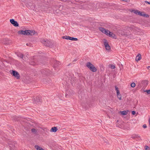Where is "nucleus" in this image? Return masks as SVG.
Returning a JSON list of instances; mask_svg holds the SVG:
<instances>
[{
    "label": "nucleus",
    "mask_w": 150,
    "mask_h": 150,
    "mask_svg": "<svg viewBox=\"0 0 150 150\" xmlns=\"http://www.w3.org/2000/svg\"><path fill=\"white\" fill-rule=\"evenodd\" d=\"M131 138L135 139L136 138L138 139L139 140H141V137L140 136H139L138 134H134L131 136Z\"/></svg>",
    "instance_id": "9"
},
{
    "label": "nucleus",
    "mask_w": 150,
    "mask_h": 150,
    "mask_svg": "<svg viewBox=\"0 0 150 150\" xmlns=\"http://www.w3.org/2000/svg\"><path fill=\"white\" fill-rule=\"evenodd\" d=\"M131 86L132 87L134 88L135 86V84L134 83H132L131 84Z\"/></svg>",
    "instance_id": "25"
},
{
    "label": "nucleus",
    "mask_w": 150,
    "mask_h": 150,
    "mask_svg": "<svg viewBox=\"0 0 150 150\" xmlns=\"http://www.w3.org/2000/svg\"><path fill=\"white\" fill-rule=\"evenodd\" d=\"M141 13V12L138 11L137 15H140Z\"/></svg>",
    "instance_id": "36"
},
{
    "label": "nucleus",
    "mask_w": 150,
    "mask_h": 150,
    "mask_svg": "<svg viewBox=\"0 0 150 150\" xmlns=\"http://www.w3.org/2000/svg\"><path fill=\"white\" fill-rule=\"evenodd\" d=\"M140 16H144L146 17H149V15L147 14H144V12H141V14H140Z\"/></svg>",
    "instance_id": "19"
},
{
    "label": "nucleus",
    "mask_w": 150,
    "mask_h": 150,
    "mask_svg": "<svg viewBox=\"0 0 150 150\" xmlns=\"http://www.w3.org/2000/svg\"><path fill=\"white\" fill-rule=\"evenodd\" d=\"M41 42L42 43L44 44L46 46H48V45H47L46 44V42L47 43H48V44H49V43H50V42L49 41H48V40H45L44 39L42 40Z\"/></svg>",
    "instance_id": "14"
},
{
    "label": "nucleus",
    "mask_w": 150,
    "mask_h": 150,
    "mask_svg": "<svg viewBox=\"0 0 150 150\" xmlns=\"http://www.w3.org/2000/svg\"><path fill=\"white\" fill-rule=\"evenodd\" d=\"M146 148L145 149L146 150H149V148L148 146H146Z\"/></svg>",
    "instance_id": "34"
},
{
    "label": "nucleus",
    "mask_w": 150,
    "mask_h": 150,
    "mask_svg": "<svg viewBox=\"0 0 150 150\" xmlns=\"http://www.w3.org/2000/svg\"><path fill=\"white\" fill-rule=\"evenodd\" d=\"M90 70L93 72H95L96 71L97 69L93 65L91 68L89 69Z\"/></svg>",
    "instance_id": "15"
},
{
    "label": "nucleus",
    "mask_w": 150,
    "mask_h": 150,
    "mask_svg": "<svg viewBox=\"0 0 150 150\" xmlns=\"http://www.w3.org/2000/svg\"><path fill=\"white\" fill-rule=\"evenodd\" d=\"M17 56L22 58L24 60V59L23 58L24 57V55L23 54L21 53H19L17 54Z\"/></svg>",
    "instance_id": "17"
},
{
    "label": "nucleus",
    "mask_w": 150,
    "mask_h": 150,
    "mask_svg": "<svg viewBox=\"0 0 150 150\" xmlns=\"http://www.w3.org/2000/svg\"><path fill=\"white\" fill-rule=\"evenodd\" d=\"M99 30L103 33L107 35H110V32L109 30H106L104 28L102 27H99Z\"/></svg>",
    "instance_id": "2"
},
{
    "label": "nucleus",
    "mask_w": 150,
    "mask_h": 150,
    "mask_svg": "<svg viewBox=\"0 0 150 150\" xmlns=\"http://www.w3.org/2000/svg\"><path fill=\"white\" fill-rule=\"evenodd\" d=\"M116 94L118 98L119 99V100H121L122 99V96L120 94V92H118V91L116 93Z\"/></svg>",
    "instance_id": "16"
},
{
    "label": "nucleus",
    "mask_w": 150,
    "mask_h": 150,
    "mask_svg": "<svg viewBox=\"0 0 150 150\" xmlns=\"http://www.w3.org/2000/svg\"><path fill=\"white\" fill-rule=\"evenodd\" d=\"M115 90L116 91V93L118 91V92H120V91L118 89V88L117 87V86H115Z\"/></svg>",
    "instance_id": "27"
},
{
    "label": "nucleus",
    "mask_w": 150,
    "mask_h": 150,
    "mask_svg": "<svg viewBox=\"0 0 150 150\" xmlns=\"http://www.w3.org/2000/svg\"><path fill=\"white\" fill-rule=\"evenodd\" d=\"M123 1H125V2H127V0H122Z\"/></svg>",
    "instance_id": "39"
},
{
    "label": "nucleus",
    "mask_w": 150,
    "mask_h": 150,
    "mask_svg": "<svg viewBox=\"0 0 150 150\" xmlns=\"http://www.w3.org/2000/svg\"><path fill=\"white\" fill-rule=\"evenodd\" d=\"M57 64H59V63L57 61H56L55 63V65H54V67H56Z\"/></svg>",
    "instance_id": "31"
},
{
    "label": "nucleus",
    "mask_w": 150,
    "mask_h": 150,
    "mask_svg": "<svg viewBox=\"0 0 150 150\" xmlns=\"http://www.w3.org/2000/svg\"><path fill=\"white\" fill-rule=\"evenodd\" d=\"M41 2V3L40 4L38 5L39 8H40V7L42 8L43 7L45 6L44 3L42 2Z\"/></svg>",
    "instance_id": "20"
},
{
    "label": "nucleus",
    "mask_w": 150,
    "mask_h": 150,
    "mask_svg": "<svg viewBox=\"0 0 150 150\" xmlns=\"http://www.w3.org/2000/svg\"><path fill=\"white\" fill-rule=\"evenodd\" d=\"M138 10H133V12L135 14H138Z\"/></svg>",
    "instance_id": "28"
},
{
    "label": "nucleus",
    "mask_w": 150,
    "mask_h": 150,
    "mask_svg": "<svg viewBox=\"0 0 150 150\" xmlns=\"http://www.w3.org/2000/svg\"><path fill=\"white\" fill-rule=\"evenodd\" d=\"M35 147L37 150H44L42 148L40 147L38 145H35Z\"/></svg>",
    "instance_id": "18"
},
{
    "label": "nucleus",
    "mask_w": 150,
    "mask_h": 150,
    "mask_svg": "<svg viewBox=\"0 0 150 150\" xmlns=\"http://www.w3.org/2000/svg\"><path fill=\"white\" fill-rule=\"evenodd\" d=\"M104 44L105 45L106 50H109L111 49L110 46L109 45L108 42L106 40H104Z\"/></svg>",
    "instance_id": "4"
},
{
    "label": "nucleus",
    "mask_w": 150,
    "mask_h": 150,
    "mask_svg": "<svg viewBox=\"0 0 150 150\" xmlns=\"http://www.w3.org/2000/svg\"><path fill=\"white\" fill-rule=\"evenodd\" d=\"M58 129L57 127H53L51 129L50 131L55 132Z\"/></svg>",
    "instance_id": "13"
},
{
    "label": "nucleus",
    "mask_w": 150,
    "mask_h": 150,
    "mask_svg": "<svg viewBox=\"0 0 150 150\" xmlns=\"http://www.w3.org/2000/svg\"><path fill=\"white\" fill-rule=\"evenodd\" d=\"M69 40L73 41H77L78 40V39L76 38L70 37Z\"/></svg>",
    "instance_id": "22"
},
{
    "label": "nucleus",
    "mask_w": 150,
    "mask_h": 150,
    "mask_svg": "<svg viewBox=\"0 0 150 150\" xmlns=\"http://www.w3.org/2000/svg\"><path fill=\"white\" fill-rule=\"evenodd\" d=\"M144 92H146L148 94H150V89L149 90H146L144 91Z\"/></svg>",
    "instance_id": "30"
},
{
    "label": "nucleus",
    "mask_w": 150,
    "mask_h": 150,
    "mask_svg": "<svg viewBox=\"0 0 150 150\" xmlns=\"http://www.w3.org/2000/svg\"><path fill=\"white\" fill-rule=\"evenodd\" d=\"M28 30H21L18 31V34L23 35H28Z\"/></svg>",
    "instance_id": "6"
},
{
    "label": "nucleus",
    "mask_w": 150,
    "mask_h": 150,
    "mask_svg": "<svg viewBox=\"0 0 150 150\" xmlns=\"http://www.w3.org/2000/svg\"><path fill=\"white\" fill-rule=\"evenodd\" d=\"M143 127L144 128H145L147 127V126L146 124H144V125H143Z\"/></svg>",
    "instance_id": "33"
},
{
    "label": "nucleus",
    "mask_w": 150,
    "mask_h": 150,
    "mask_svg": "<svg viewBox=\"0 0 150 150\" xmlns=\"http://www.w3.org/2000/svg\"><path fill=\"white\" fill-rule=\"evenodd\" d=\"M110 35H107L108 36H109L110 37H111L114 38L116 39V35L114 33H112V32H110Z\"/></svg>",
    "instance_id": "12"
},
{
    "label": "nucleus",
    "mask_w": 150,
    "mask_h": 150,
    "mask_svg": "<svg viewBox=\"0 0 150 150\" xmlns=\"http://www.w3.org/2000/svg\"><path fill=\"white\" fill-rule=\"evenodd\" d=\"M11 74L15 77L17 79H20V76L19 74L16 71L12 70Z\"/></svg>",
    "instance_id": "3"
},
{
    "label": "nucleus",
    "mask_w": 150,
    "mask_h": 150,
    "mask_svg": "<svg viewBox=\"0 0 150 150\" xmlns=\"http://www.w3.org/2000/svg\"><path fill=\"white\" fill-rule=\"evenodd\" d=\"M30 64L31 65H35V64Z\"/></svg>",
    "instance_id": "40"
},
{
    "label": "nucleus",
    "mask_w": 150,
    "mask_h": 150,
    "mask_svg": "<svg viewBox=\"0 0 150 150\" xmlns=\"http://www.w3.org/2000/svg\"><path fill=\"white\" fill-rule=\"evenodd\" d=\"M31 131L32 132H36V130L35 129L33 128L32 129Z\"/></svg>",
    "instance_id": "29"
},
{
    "label": "nucleus",
    "mask_w": 150,
    "mask_h": 150,
    "mask_svg": "<svg viewBox=\"0 0 150 150\" xmlns=\"http://www.w3.org/2000/svg\"><path fill=\"white\" fill-rule=\"evenodd\" d=\"M41 73L43 76H45L49 75L51 74V71L48 70L42 69L41 71Z\"/></svg>",
    "instance_id": "1"
},
{
    "label": "nucleus",
    "mask_w": 150,
    "mask_h": 150,
    "mask_svg": "<svg viewBox=\"0 0 150 150\" xmlns=\"http://www.w3.org/2000/svg\"><path fill=\"white\" fill-rule=\"evenodd\" d=\"M120 113L122 115H126L127 114L128 111H120Z\"/></svg>",
    "instance_id": "21"
},
{
    "label": "nucleus",
    "mask_w": 150,
    "mask_h": 150,
    "mask_svg": "<svg viewBox=\"0 0 150 150\" xmlns=\"http://www.w3.org/2000/svg\"><path fill=\"white\" fill-rule=\"evenodd\" d=\"M70 36H69L65 35L62 37V38L67 40H69Z\"/></svg>",
    "instance_id": "23"
},
{
    "label": "nucleus",
    "mask_w": 150,
    "mask_h": 150,
    "mask_svg": "<svg viewBox=\"0 0 150 150\" xmlns=\"http://www.w3.org/2000/svg\"><path fill=\"white\" fill-rule=\"evenodd\" d=\"M15 142H10L9 143V146L10 148V149L11 150H13V149L15 148Z\"/></svg>",
    "instance_id": "8"
},
{
    "label": "nucleus",
    "mask_w": 150,
    "mask_h": 150,
    "mask_svg": "<svg viewBox=\"0 0 150 150\" xmlns=\"http://www.w3.org/2000/svg\"><path fill=\"white\" fill-rule=\"evenodd\" d=\"M145 2L146 3H148V4H150V2L148 1H145Z\"/></svg>",
    "instance_id": "35"
},
{
    "label": "nucleus",
    "mask_w": 150,
    "mask_h": 150,
    "mask_svg": "<svg viewBox=\"0 0 150 150\" xmlns=\"http://www.w3.org/2000/svg\"><path fill=\"white\" fill-rule=\"evenodd\" d=\"M136 114V112L134 111H133L132 112V114L133 115H134Z\"/></svg>",
    "instance_id": "32"
},
{
    "label": "nucleus",
    "mask_w": 150,
    "mask_h": 150,
    "mask_svg": "<svg viewBox=\"0 0 150 150\" xmlns=\"http://www.w3.org/2000/svg\"><path fill=\"white\" fill-rule=\"evenodd\" d=\"M147 69H149V70H150V66H148L147 67Z\"/></svg>",
    "instance_id": "37"
},
{
    "label": "nucleus",
    "mask_w": 150,
    "mask_h": 150,
    "mask_svg": "<svg viewBox=\"0 0 150 150\" xmlns=\"http://www.w3.org/2000/svg\"><path fill=\"white\" fill-rule=\"evenodd\" d=\"M110 68L112 69H114L115 68V66L113 64H112L110 65Z\"/></svg>",
    "instance_id": "26"
},
{
    "label": "nucleus",
    "mask_w": 150,
    "mask_h": 150,
    "mask_svg": "<svg viewBox=\"0 0 150 150\" xmlns=\"http://www.w3.org/2000/svg\"><path fill=\"white\" fill-rule=\"evenodd\" d=\"M26 45H27V46H29V45H30V43H27V44H26Z\"/></svg>",
    "instance_id": "38"
},
{
    "label": "nucleus",
    "mask_w": 150,
    "mask_h": 150,
    "mask_svg": "<svg viewBox=\"0 0 150 150\" xmlns=\"http://www.w3.org/2000/svg\"><path fill=\"white\" fill-rule=\"evenodd\" d=\"M141 56L140 54L139 53L138 55L136 57L135 59L137 61H139L141 59Z\"/></svg>",
    "instance_id": "11"
},
{
    "label": "nucleus",
    "mask_w": 150,
    "mask_h": 150,
    "mask_svg": "<svg viewBox=\"0 0 150 150\" xmlns=\"http://www.w3.org/2000/svg\"><path fill=\"white\" fill-rule=\"evenodd\" d=\"M86 66L89 69H90L93 65L90 62H87L86 64Z\"/></svg>",
    "instance_id": "10"
},
{
    "label": "nucleus",
    "mask_w": 150,
    "mask_h": 150,
    "mask_svg": "<svg viewBox=\"0 0 150 150\" xmlns=\"http://www.w3.org/2000/svg\"><path fill=\"white\" fill-rule=\"evenodd\" d=\"M10 22L14 26L17 27L18 26V24L16 21H15L13 19H11Z\"/></svg>",
    "instance_id": "7"
},
{
    "label": "nucleus",
    "mask_w": 150,
    "mask_h": 150,
    "mask_svg": "<svg viewBox=\"0 0 150 150\" xmlns=\"http://www.w3.org/2000/svg\"><path fill=\"white\" fill-rule=\"evenodd\" d=\"M28 34L27 35H37L38 33H36L35 31L34 30H28Z\"/></svg>",
    "instance_id": "5"
},
{
    "label": "nucleus",
    "mask_w": 150,
    "mask_h": 150,
    "mask_svg": "<svg viewBox=\"0 0 150 150\" xmlns=\"http://www.w3.org/2000/svg\"><path fill=\"white\" fill-rule=\"evenodd\" d=\"M36 103H38L39 102H40V98L39 97H37L36 98Z\"/></svg>",
    "instance_id": "24"
}]
</instances>
